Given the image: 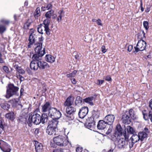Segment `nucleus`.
Segmentation results:
<instances>
[{
    "label": "nucleus",
    "instance_id": "obj_1",
    "mask_svg": "<svg viewBox=\"0 0 152 152\" xmlns=\"http://www.w3.org/2000/svg\"><path fill=\"white\" fill-rule=\"evenodd\" d=\"M29 114L27 123L29 126H32V124L38 125L41 123V116L39 114L34 112L32 114Z\"/></svg>",
    "mask_w": 152,
    "mask_h": 152
},
{
    "label": "nucleus",
    "instance_id": "obj_2",
    "mask_svg": "<svg viewBox=\"0 0 152 152\" xmlns=\"http://www.w3.org/2000/svg\"><path fill=\"white\" fill-rule=\"evenodd\" d=\"M53 140L56 145L59 146H65L68 145L69 143L71 145V143L69 142L68 140L61 135H59L54 137Z\"/></svg>",
    "mask_w": 152,
    "mask_h": 152
},
{
    "label": "nucleus",
    "instance_id": "obj_3",
    "mask_svg": "<svg viewBox=\"0 0 152 152\" xmlns=\"http://www.w3.org/2000/svg\"><path fill=\"white\" fill-rule=\"evenodd\" d=\"M18 89L19 88L18 87L15 86L12 84L9 85L7 90L6 98H9L13 95L16 94Z\"/></svg>",
    "mask_w": 152,
    "mask_h": 152
},
{
    "label": "nucleus",
    "instance_id": "obj_4",
    "mask_svg": "<svg viewBox=\"0 0 152 152\" xmlns=\"http://www.w3.org/2000/svg\"><path fill=\"white\" fill-rule=\"evenodd\" d=\"M124 136L125 139L121 138L119 139L117 142V147L120 149L126 148H127L128 146V142L126 141L127 140H128V137L129 136L128 135H126V132L125 133H124Z\"/></svg>",
    "mask_w": 152,
    "mask_h": 152
},
{
    "label": "nucleus",
    "instance_id": "obj_5",
    "mask_svg": "<svg viewBox=\"0 0 152 152\" xmlns=\"http://www.w3.org/2000/svg\"><path fill=\"white\" fill-rule=\"evenodd\" d=\"M48 115L52 119H58L61 117V114L56 108L53 107L48 112Z\"/></svg>",
    "mask_w": 152,
    "mask_h": 152
},
{
    "label": "nucleus",
    "instance_id": "obj_6",
    "mask_svg": "<svg viewBox=\"0 0 152 152\" xmlns=\"http://www.w3.org/2000/svg\"><path fill=\"white\" fill-rule=\"evenodd\" d=\"M39 40L40 42H37L35 44V51L36 53L40 54L41 53V52H44L45 54V48H44L43 50H42V41L43 40L42 37L39 38Z\"/></svg>",
    "mask_w": 152,
    "mask_h": 152
},
{
    "label": "nucleus",
    "instance_id": "obj_7",
    "mask_svg": "<svg viewBox=\"0 0 152 152\" xmlns=\"http://www.w3.org/2000/svg\"><path fill=\"white\" fill-rule=\"evenodd\" d=\"M146 46V43L143 40H139L136 45V46L134 47L135 52L137 53L139 51H142L144 50Z\"/></svg>",
    "mask_w": 152,
    "mask_h": 152
},
{
    "label": "nucleus",
    "instance_id": "obj_8",
    "mask_svg": "<svg viewBox=\"0 0 152 152\" xmlns=\"http://www.w3.org/2000/svg\"><path fill=\"white\" fill-rule=\"evenodd\" d=\"M131 118L128 115V111H125L123 113L121 120L123 123L128 124L131 122Z\"/></svg>",
    "mask_w": 152,
    "mask_h": 152
},
{
    "label": "nucleus",
    "instance_id": "obj_9",
    "mask_svg": "<svg viewBox=\"0 0 152 152\" xmlns=\"http://www.w3.org/2000/svg\"><path fill=\"white\" fill-rule=\"evenodd\" d=\"M2 145V147L0 146V148L4 152H10L11 149L10 146L6 142L2 140H0V144Z\"/></svg>",
    "mask_w": 152,
    "mask_h": 152
},
{
    "label": "nucleus",
    "instance_id": "obj_10",
    "mask_svg": "<svg viewBox=\"0 0 152 152\" xmlns=\"http://www.w3.org/2000/svg\"><path fill=\"white\" fill-rule=\"evenodd\" d=\"M115 117L113 115H108L104 118V121L109 125H112L114 122Z\"/></svg>",
    "mask_w": 152,
    "mask_h": 152
},
{
    "label": "nucleus",
    "instance_id": "obj_11",
    "mask_svg": "<svg viewBox=\"0 0 152 152\" xmlns=\"http://www.w3.org/2000/svg\"><path fill=\"white\" fill-rule=\"evenodd\" d=\"M88 111V108L87 107L82 108L78 113L79 117L81 118H84L87 115Z\"/></svg>",
    "mask_w": 152,
    "mask_h": 152
},
{
    "label": "nucleus",
    "instance_id": "obj_12",
    "mask_svg": "<svg viewBox=\"0 0 152 152\" xmlns=\"http://www.w3.org/2000/svg\"><path fill=\"white\" fill-rule=\"evenodd\" d=\"M148 130L147 128L145 127L142 132H140L138 133L140 140L143 141L144 139L146 138L148 133Z\"/></svg>",
    "mask_w": 152,
    "mask_h": 152
},
{
    "label": "nucleus",
    "instance_id": "obj_13",
    "mask_svg": "<svg viewBox=\"0 0 152 152\" xmlns=\"http://www.w3.org/2000/svg\"><path fill=\"white\" fill-rule=\"evenodd\" d=\"M45 27L43 26V25L42 24H40L38 26V27L37 28V31L39 33L43 34L44 32H45L46 34L48 35H49L50 34V30H49V32L48 33H47V30L45 29Z\"/></svg>",
    "mask_w": 152,
    "mask_h": 152
},
{
    "label": "nucleus",
    "instance_id": "obj_14",
    "mask_svg": "<svg viewBox=\"0 0 152 152\" xmlns=\"http://www.w3.org/2000/svg\"><path fill=\"white\" fill-rule=\"evenodd\" d=\"M107 125V124L103 119L99 121L97 126L99 129L103 130L105 128Z\"/></svg>",
    "mask_w": 152,
    "mask_h": 152
},
{
    "label": "nucleus",
    "instance_id": "obj_15",
    "mask_svg": "<svg viewBox=\"0 0 152 152\" xmlns=\"http://www.w3.org/2000/svg\"><path fill=\"white\" fill-rule=\"evenodd\" d=\"M42 111L45 112L50 111V110L52 108L51 105L49 102H46L42 106Z\"/></svg>",
    "mask_w": 152,
    "mask_h": 152
},
{
    "label": "nucleus",
    "instance_id": "obj_16",
    "mask_svg": "<svg viewBox=\"0 0 152 152\" xmlns=\"http://www.w3.org/2000/svg\"><path fill=\"white\" fill-rule=\"evenodd\" d=\"M143 115V118L145 120H148L150 119L152 122V111H150L148 114L146 113V110H144L142 112Z\"/></svg>",
    "mask_w": 152,
    "mask_h": 152
},
{
    "label": "nucleus",
    "instance_id": "obj_17",
    "mask_svg": "<svg viewBox=\"0 0 152 152\" xmlns=\"http://www.w3.org/2000/svg\"><path fill=\"white\" fill-rule=\"evenodd\" d=\"M57 130V129H55L51 126H48L46 129V132L50 135L53 134L55 135L56 134V132Z\"/></svg>",
    "mask_w": 152,
    "mask_h": 152
},
{
    "label": "nucleus",
    "instance_id": "obj_18",
    "mask_svg": "<svg viewBox=\"0 0 152 152\" xmlns=\"http://www.w3.org/2000/svg\"><path fill=\"white\" fill-rule=\"evenodd\" d=\"M74 100V97L70 95L69 96L65 101L64 105L66 106H69L71 105L73 103Z\"/></svg>",
    "mask_w": 152,
    "mask_h": 152
},
{
    "label": "nucleus",
    "instance_id": "obj_19",
    "mask_svg": "<svg viewBox=\"0 0 152 152\" xmlns=\"http://www.w3.org/2000/svg\"><path fill=\"white\" fill-rule=\"evenodd\" d=\"M38 61L39 68L40 69H44L49 67L48 64L45 62L41 61Z\"/></svg>",
    "mask_w": 152,
    "mask_h": 152
},
{
    "label": "nucleus",
    "instance_id": "obj_20",
    "mask_svg": "<svg viewBox=\"0 0 152 152\" xmlns=\"http://www.w3.org/2000/svg\"><path fill=\"white\" fill-rule=\"evenodd\" d=\"M57 120L58 119H53L51 121H48L47 125L48 126H51L55 129H57V125L58 123V121Z\"/></svg>",
    "mask_w": 152,
    "mask_h": 152
},
{
    "label": "nucleus",
    "instance_id": "obj_21",
    "mask_svg": "<svg viewBox=\"0 0 152 152\" xmlns=\"http://www.w3.org/2000/svg\"><path fill=\"white\" fill-rule=\"evenodd\" d=\"M88 124L87 125V128L89 129L94 127L95 124V121L92 120V118H89L88 120H87Z\"/></svg>",
    "mask_w": 152,
    "mask_h": 152
},
{
    "label": "nucleus",
    "instance_id": "obj_22",
    "mask_svg": "<svg viewBox=\"0 0 152 152\" xmlns=\"http://www.w3.org/2000/svg\"><path fill=\"white\" fill-rule=\"evenodd\" d=\"M34 145L36 152H42L43 147L42 144L37 141H36Z\"/></svg>",
    "mask_w": 152,
    "mask_h": 152
},
{
    "label": "nucleus",
    "instance_id": "obj_23",
    "mask_svg": "<svg viewBox=\"0 0 152 152\" xmlns=\"http://www.w3.org/2000/svg\"><path fill=\"white\" fill-rule=\"evenodd\" d=\"M36 36L35 35H33L31 34L29 36L28 40L29 42L28 43V48H30L31 47V45H32L34 43L35 41Z\"/></svg>",
    "mask_w": 152,
    "mask_h": 152
},
{
    "label": "nucleus",
    "instance_id": "obj_24",
    "mask_svg": "<svg viewBox=\"0 0 152 152\" xmlns=\"http://www.w3.org/2000/svg\"><path fill=\"white\" fill-rule=\"evenodd\" d=\"M48 119V115L45 113H43L41 116V122L42 124L47 125Z\"/></svg>",
    "mask_w": 152,
    "mask_h": 152
},
{
    "label": "nucleus",
    "instance_id": "obj_25",
    "mask_svg": "<svg viewBox=\"0 0 152 152\" xmlns=\"http://www.w3.org/2000/svg\"><path fill=\"white\" fill-rule=\"evenodd\" d=\"M44 52H41L40 54L36 53L32 57V58L33 61H40L42 58V57L44 55Z\"/></svg>",
    "mask_w": 152,
    "mask_h": 152
},
{
    "label": "nucleus",
    "instance_id": "obj_26",
    "mask_svg": "<svg viewBox=\"0 0 152 152\" xmlns=\"http://www.w3.org/2000/svg\"><path fill=\"white\" fill-rule=\"evenodd\" d=\"M56 56H53L50 55H47L45 57L46 61L48 62L53 63L55 61Z\"/></svg>",
    "mask_w": 152,
    "mask_h": 152
},
{
    "label": "nucleus",
    "instance_id": "obj_27",
    "mask_svg": "<svg viewBox=\"0 0 152 152\" xmlns=\"http://www.w3.org/2000/svg\"><path fill=\"white\" fill-rule=\"evenodd\" d=\"M30 67L32 69L34 70H37L39 68L38 61H33L30 63Z\"/></svg>",
    "mask_w": 152,
    "mask_h": 152
},
{
    "label": "nucleus",
    "instance_id": "obj_28",
    "mask_svg": "<svg viewBox=\"0 0 152 152\" xmlns=\"http://www.w3.org/2000/svg\"><path fill=\"white\" fill-rule=\"evenodd\" d=\"M45 16L47 18H50L51 17L53 18H55L56 16V15L54 13V11L53 10H51L47 12Z\"/></svg>",
    "mask_w": 152,
    "mask_h": 152
},
{
    "label": "nucleus",
    "instance_id": "obj_29",
    "mask_svg": "<svg viewBox=\"0 0 152 152\" xmlns=\"http://www.w3.org/2000/svg\"><path fill=\"white\" fill-rule=\"evenodd\" d=\"M50 21L48 19H46L44 21L43 23L42 24L43 25V26L45 27V29L47 30V33H48L49 30H50L49 28V25L50 24Z\"/></svg>",
    "mask_w": 152,
    "mask_h": 152
},
{
    "label": "nucleus",
    "instance_id": "obj_30",
    "mask_svg": "<svg viewBox=\"0 0 152 152\" xmlns=\"http://www.w3.org/2000/svg\"><path fill=\"white\" fill-rule=\"evenodd\" d=\"M99 117V113L97 110H94L92 111V117L90 118H92V120L95 121L96 119L98 118Z\"/></svg>",
    "mask_w": 152,
    "mask_h": 152
},
{
    "label": "nucleus",
    "instance_id": "obj_31",
    "mask_svg": "<svg viewBox=\"0 0 152 152\" xmlns=\"http://www.w3.org/2000/svg\"><path fill=\"white\" fill-rule=\"evenodd\" d=\"M94 97L92 96L89 97L85 99H84L83 101L84 102L88 103L91 105H93V103L92 101L94 100Z\"/></svg>",
    "mask_w": 152,
    "mask_h": 152
},
{
    "label": "nucleus",
    "instance_id": "obj_32",
    "mask_svg": "<svg viewBox=\"0 0 152 152\" xmlns=\"http://www.w3.org/2000/svg\"><path fill=\"white\" fill-rule=\"evenodd\" d=\"M6 117L8 119L13 121L15 119V114L13 112H11L6 114Z\"/></svg>",
    "mask_w": 152,
    "mask_h": 152
},
{
    "label": "nucleus",
    "instance_id": "obj_33",
    "mask_svg": "<svg viewBox=\"0 0 152 152\" xmlns=\"http://www.w3.org/2000/svg\"><path fill=\"white\" fill-rule=\"evenodd\" d=\"M75 109L73 107L70 106H68L66 109V113L69 114L73 113L75 111Z\"/></svg>",
    "mask_w": 152,
    "mask_h": 152
},
{
    "label": "nucleus",
    "instance_id": "obj_34",
    "mask_svg": "<svg viewBox=\"0 0 152 152\" xmlns=\"http://www.w3.org/2000/svg\"><path fill=\"white\" fill-rule=\"evenodd\" d=\"M130 139L131 140L132 142L135 143L137 142L140 140V138H139V136H138V134H133L131 137Z\"/></svg>",
    "mask_w": 152,
    "mask_h": 152
},
{
    "label": "nucleus",
    "instance_id": "obj_35",
    "mask_svg": "<svg viewBox=\"0 0 152 152\" xmlns=\"http://www.w3.org/2000/svg\"><path fill=\"white\" fill-rule=\"evenodd\" d=\"M126 129L128 133L126 134V135H128V133L130 134H133L135 132V131L134 129L129 126H127L126 128Z\"/></svg>",
    "mask_w": 152,
    "mask_h": 152
},
{
    "label": "nucleus",
    "instance_id": "obj_36",
    "mask_svg": "<svg viewBox=\"0 0 152 152\" xmlns=\"http://www.w3.org/2000/svg\"><path fill=\"white\" fill-rule=\"evenodd\" d=\"M128 115L130 118L134 119L136 118V116L134 113V111L132 109H130L129 111H128Z\"/></svg>",
    "mask_w": 152,
    "mask_h": 152
},
{
    "label": "nucleus",
    "instance_id": "obj_37",
    "mask_svg": "<svg viewBox=\"0 0 152 152\" xmlns=\"http://www.w3.org/2000/svg\"><path fill=\"white\" fill-rule=\"evenodd\" d=\"M65 115L66 119L69 120H72L74 118L73 115L72 114H70L66 113L65 114Z\"/></svg>",
    "mask_w": 152,
    "mask_h": 152
},
{
    "label": "nucleus",
    "instance_id": "obj_38",
    "mask_svg": "<svg viewBox=\"0 0 152 152\" xmlns=\"http://www.w3.org/2000/svg\"><path fill=\"white\" fill-rule=\"evenodd\" d=\"M0 22L3 24L4 25V26H5V27L7 26H8L10 23V21L9 20L5 19H1L0 20Z\"/></svg>",
    "mask_w": 152,
    "mask_h": 152
},
{
    "label": "nucleus",
    "instance_id": "obj_39",
    "mask_svg": "<svg viewBox=\"0 0 152 152\" xmlns=\"http://www.w3.org/2000/svg\"><path fill=\"white\" fill-rule=\"evenodd\" d=\"M115 131L118 132H119V134L122 135V129L120 125H117Z\"/></svg>",
    "mask_w": 152,
    "mask_h": 152
},
{
    "label": "nucleus",
    "instance_id": "obj_40",
    "mask_svg": "<svg viewBox=\"0 0 152 152\" xmlns=\"http://www.w3.org/2000/svg\"><path fill=\"white\" fill-rule=\"evenodd\" d=\"M82 99L80 96H77L76 98L75 101V104L77 105L79 104H81L82 102Z\"/></svg>",
    "mask_w": 152,
    "mask_h": 152
},
{
    "label": "nucleus",
    "instance_id": "obj_41",
    "mask_svg": "<svg viewBox=\"0 0 152 152\" xmlns=\"http://www.w3.org/2000/svg\"><path fill=\"white\" fill-rule=\"evenodd\" d=\"M1 105V107L4 110H8L10 107V105L7 103H2Z\"/></svg>",
    "mask_w": 152,
    "mask_h": 152
},
{
    "label": "nucleus",
    "instance_id": "obj_42",
    "mask_svg": "<svg viewBox=\"0 0 152 152\" xmlns=\"http://www.w3.org/2000/svg\"><path fill=\"white\" fill-rule=\"evenodd\" d=\"M40 12V8L39 7H38L36 9L34 12V15L35 17H37L39 15Z\"/></svg>",
    "mask_w": 152,
    "mask_h": 152
},
{
    "label": "nucleus",
    "instance_id": "obj_43",
    "mask_svg": "<svg viewBox=\"0 0 152 152\" xmlns=\"http://www.w3.org/2000/svg\"><path fill=\"white\" fill-rule=\"evenodd\" d=\"M128 138L129 137H128ZM126 141L128 142V143H127L128 146H127V148L129 147L130 148H131L133 147L134 144L135 143L132 142V140L130 141V140H127Z\"/></svg>",
    "mask_w": 152,
    "mask_h": 152
},
{
    "label": "nucleus",
    "instance_id": "obj_44",
    "mask_svg": "<svg viewBox=\"0 0 152 152\" xmlns=\"http://www.w3.org/2000/svg\"><path fill=\"white\" fill-rule=\"evenodd\" d=\"M3 70L6 73L9 74L10 73L11 71L9 70L8 67L6 66H3L2 68Z\"/></svg>",
    "mask_w": 152,
    "mask_h": 152
},
{
    "label": "nucleus",
    "instance_id": "obj_45",
    "mask_svg": "<svg viewBox=\"0 0 152 152\" xmlns=\"http://www.w3.org/2000/svg\"><path fill=\"white\" fill-rule=\"evenodd\" d=\"M6 30V28L5 26L2 25H0V33H2L5 32Z\"/></svg>",
    "mask_w": 152,
    "mask_h": 152
},
{
    "label": "nucleus",
    "instance_id": "obj_46",
    "mask_svg": "<svg viewBox=\"0 0 152 152\" xmlns=\"http://www.w3.org/2000/svg\"><path fill=\"white\" fill-rule=\"evenodd\" d=\"M27 117L25 116H21L19 117L20 121L23 123H26L27 121Z\"/></svg>",
    "mask_w": 152,
    "mask_h": 152
},
{
    "label": "nucleus",
    "instance_id": "obj_47",
    "mask_svg": "<svg viewBox=\"0 0 152 152\" xmlns=\"http://www.w3.org/2000/svg\"><path fill=\"white\" fill-rule=\"evenodd\" d=\"M5 125L3 124V123L1 120H0V128L1 129V130L0 131V134H1L2 132H3L4 129ZM1 130V129H0Z\"/></svg>",
    "mask_w": 152,
    "mask_h": 152
},
{
    "label": "nucleus",
    "instance_id": "obj_48",
    "mask_svg": "<svg viewBox=\"0 0 152 152\" xmlns=\"http://www.w3.org/2000/svg\"><path fill=\"white\" fill-rule=\"evenodd\" d=\"M143 25L144 27L145 28V29L146 30H147L149 28V26H148V23L147 21H144L143 22Z\"/></svg>",
    "mask_w": 152,
    "mask_h": 152
},
{
    "label": "nucleus",
    "instance_id": "obj_49",
    "mask_svg": "<svg viewBox=\"0 0 152 152\" xmlns=\"http://www.w3.org/2000/svg\"><path fill=\"white\" fill-rule=\"evenodd\" d=\"M29 20H28L24 24V27L26 29H29V27L31 24V23L29 22Z\"/></svg>",
    "mask_w": 152,
    "mask_h": 152
},
{
    "label": "nucleus",
    "instance_id": "obj_50",
    "mask_svg": "<svg viewBox=\"0 0 152 152\" xmlns=\"http://www.w3.org/2000/svg\"><path fill=\"white\" fill-rule=\"evenodd\" d=\"M19 73L21 74H24L25 73V71L23 69H22L21 67L19 68V69L17 71Z\"/></svg>",
    "mask_w": 152,
    "mask_h": 152
},
{
    "label": "nucleus",
    "instance_id": "obj_51",
    "mask_svg": "<svg viewBox=\"0 0 152 152\" xmlns=\"http://www.w3.org/2000/svg\"><path fill=\"white\" fill-rule=\"evenodd\" d=\"M63 149L61 148H58L54 149L53 150V152H63Z\"/></svg>",
    "mask_w": 152,
    "mask_h": 152
},
{
    "label": "nucleus",
    "instance_id": "obj_52",
    "mask_svg": "<svg viewBox=\"0 0 152 152\" xmlns=\"http://www.w3.org/2000/svg\"><path fill=\"white\" fill-rule=\"evenodd\" d=\"M75 58L76 59L79 60L81 57V55L80 53H77L75 55Z\"/></svg>",
    "mask_w": 152,
    "mask_h": 152
},
{
    "label": "nucleus",
    "instance_id": "obj_53",
    "mask_svg": "<svg viewBox=\"0 0 152 152\" xmlns=\"http://www.w3.org/2000/svg\"><path fill=\"white\" fill-rule=\"evenodd\" d=\"M122 135L119 134V132H117L116 131H115L114 134V136L116 138H118V137H120V136Z\"/></svg>",
    "mask_w": 152,
    "mask_h": 152
},
{
    "label": "nucleus",
    "instance_id": "obj_54",
    "mask_svg": "<svg viewBox=\"0 0 152 152\" xmlns=\"http://www.w3.org/2000/svg\"><path fill=\"white\" fill-rule=\"evenodd\" d=\"M122 135L119 134V132H117L116 131H115L114 134V136L116 138H118V137H120V136Z\"/></svg>",
    "mask_w": 152,
    "mask_h": 152
},
{
    "label": "nucleus",
    "instance_id": "obj_55",
    "mask_svg": "<svg viewBox=\"0 0 152 152\" xmlns=\"http://www.w3.org/2000/svg\"><path fill=\"white\" fill-rule=\"evenodd\" d=\"M59 12H60L59 15L58 16L57 18V20L58 22L60 21L61 20L62 18V16L61 14L62 13V11H60Z\"/></svg>",
    "mask_w": 152,
    "mask_h": 152
},
{
    "label": "nucleus",
    "instance_id": "obj_56",
    "mask_svg": "<svg viewBox=\"0 0 152 152\" xmlns=\"http://www.w3.org/2000/svg\"><path fill=\"white\" fill-rule=\"evenodd\" d=\"M82 148L78 147L76 148V152H82Z\"/></svg>",
    "mask_w": 152,
    "mask_h": 152
},
{
    "label": "nucleus",
    "instance_id": "obj_57",
    "mask_svg": "<svg viewBox=\"0 0 152 152\" xmlns=\"http://www.w3.org/2000/svg\"><path fill=\"white\" fill-rule=\"evenodd\" d=\"M101 49L102 52L104 53H105L107 51V50L105 49V47L104 45L102 46Z\"/></svg>",
    "mask_w": 152,
    "mask_h": 152
},
{
    "label": "nucleus",
    "instance_id": "obj_58",
    "mask_svg": "<svg viewBox=\"0 0 152 152\" xmlns=\"http://www.w3.org/2000/svg\"><path fill=\"white\" fill-rule=\"evenodd\" d=\"M96 23L98 25H100L101 26H102V24L101 23V20L100 19H98V20H97V21Z\"/></svg>",
    "mask_w": 152,
    "mask_h": 152
},
{
    "label": "nucleus",
    "instance_id": "obj_59",
    "mask_svg": "<svg viewBox=\"0 0 152 152\" xmlns=\"http://www.w3.org/2000/svg\"><path fill=\"white\" fill-rule=\"evenodd\" d=\"M133 48V46L132 45H129L128 47L127 50L129 52H130Z\"/></svg>",
    "mask_w": 152,
    "mask_h": 152
},
{
    "label": "nucleus",
    "instance_id": "obj_60",
    "mask_svg": "<svg viewBox=\"0 0 152 152\" xmlns=\"http://www.w3.org/2000/svg\"><path fill=\"white\" fill-rule=\"evenodd\" d=\"M52 5L50 4H48L47 5L46 8L47 9V10H49V9H51L52 8Z\"/></svg>",
    "mask_w": 152,
    "mask_h": 152
},
{
    "label": "nucleus",
    "instance_id": "obj_61",
    "mask_svg": "<svg viewBox=\"0 0 152 152\" xmlns=\"http://www.w3.org/2000/svg\"><path fill=\"white\" fill-rule=\"evenodd\" d=\"M105 80H106L110 81H111L112 79L110 76H108L106 77Z\"/></svg>",
    "mask_w": 152,
    "mask_h": 152
},
{
    "label": "nucleus",
    "instance_id": "obj_62",
    "mask_svg": "<svg viewBox=\"0 0 152 152\" xmlns=\"http://www.w3.org/2000/svg\"><path fill=\"white\" fill-rule=\"evenodd\" d=\"M149 107L152 110V99H151L149 102Z\"/></svg>",
    "mask_w": 152,
    "mask_h": 152
},
{
    "label": "nucleus",
    "instance_id": "obj_63",
    "mask_svg": "<svg viewBox=\"0 0 152 152\" xmlns=\"http://www.w3.org/2000/svg\"><path fill=\"white\" fill-rule=\"evenodd\" d=\"M71 80L73 84H75L76 83V81L75 78H72Z\"/></svg>",
    "mask_w": 152,
    "mask_h": 152
},
{
    "label": "nucleus",
    "instance_id": "obj_64",
    "mask_svg": "<svg viewBox=\"0 0 152 152\" xmlns=\"http://www.w3.org/2000/svg\"><path fill=\"white\" fill-rule=\"evenodd\" d=\"M112 131V129L110 128L107 131V132L106 134H108L110 133Z\"/></svg>",
    "mask_w": 152,
    "mask_h": 152
}]
</instances>
